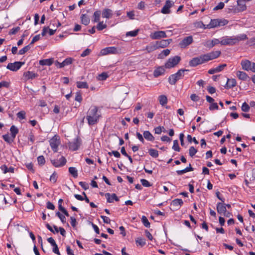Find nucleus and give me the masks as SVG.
<instances>
[{"mask_svg":"<svg viewBox=\"0 0 255 255\" xmlns=\"http://www.w3.org/2000/svg\"><path fill=\"white\" fill-rule=\"evenodd\" d=\"M9 83L6 81H1L0 82V89L2 87L8 88L9 86Z\"/></svg>","mask_w":255,"mask_h":255,"instance_id":"obj_60","label":"nucleus"},{"mask_svg":"<svg viewBox=\"0 0 255 255\" xmlns=\"http://www.w3.org/2000/svg\"><path fill=\"white\" fill-rule=\"evenodd\" d=\"M247 38V36L245 34L233 36H226L221 38L220 44L222 45H233Z\"/></svg>","mask_w":255,"mask_h":255,"instance_id":"obj_2","label":"nucleus"},{"mask_svg":"<svg viewBox=\"0 0 255 255\" xmlns=\"http://www.w3.org/2000/svg\"><path fill=\"white\" fill-rule=\"evenodd\" d=\"M174 3L170 0H167L165 4L162 7L161 12L163 14H168L170 12V8L173 5Z\"/></svg>","mask_w":255,"mask_h":255,"instance_id":"obj_15","label":"nucleus"},{"mask_svg":"<svg viewBox=\"0 0 255 255\" xmlns=\"http://www.w3.org/2000/svg\"><path fill=\"white\" fill-rule=\"evenodd\" d=\"M24 64L22 62H15L14 63H9L7 64L6 68L12 71H16L19 70Z\"/></svg>","mask_w":255,"mask_h":255,"instance_id":"obj_10","label":"nucleus"},{"mask_svg":"<svg viewBox=\"0 0 255 255\" xmlns=\"http://www.w3.org/2000/svg\"><path fill=\"white\" fill-rule=\"evenodd\" d=\"M227 66L226 64L220 65L218 67L210 69L208 71V73L210 74H214L216 73L221 72L223 70L225 67Z\"/></svg>","mask_w":255,"mask_h":255,"instance_id":"obj_19","label":"nucleus"},{"mask_svg":"<svg viewBox=\"0 0 255 255\" xmlns=\"http://www.w3.org/2000/svg\"><path fill=\"white\" fill-rule=\"evenodd\" d=\"M51 163L56 167H61L66 164V159L63 156H61L59 159L52 160Z\"/></svg>","mask_w":255,"mask_h":255,"instance_id":"obj_13","label":"nucleus"},{"mask_svg":"<svg viewBox=\"0 0 255 255\" xmlns=\"http://www.w3.org/2000/svg\"><path fill=\"white\" fill-rule=\"evenodd\" d=\"M136 136L137 138L138 139V140L140 142H141L142 143H143L144 142V138H143V136L141 134H140L138 132H136Z\"/></svg>","mask_w":255,"mask_h":255,"instance_id":"obj_63","label":"nucleus"},{"mask_svg":"<svg viewBox=\"0 0 255 255\" xmlns=\"http://www.w3.org/2000/svg\"><path fill=\"white\" fill-rule=\"evenodd\" d=\"M20 27L19 26L16 27L15 28H13L10 30L9 31V35H13L16 34L18 31L20 30Z\"/></svg>","mask_w":255,"mask_h":255,"instance_id":"obj_53","label":"nucleus"},{"mask_svg":"<svg viewBox=\"0 0 255 255\" xmlns=\"http://www.w3.org/2000/svg\"><path fill=\"white\" fill-rule=\"evenodd\" d=\"M140 182L142 185L144 187H148L151 186L150 183L146 179H142L140 180Z\"/></svg>","mask_w":255,"mask_h":255,"instance_id":"obj_54","label":"nucleus"},{"mask_svg":"<svg viewBox=\"0 0 255 255\" xmlns=\"http://www.w3.org/2000/svg\"><path fill=\"white\" fill-rule=\"evenodd\" d=\"M205 59L204 54L200 56L194 57L189 61V65L192 67H196L198 65L205 63Z\"/></svg>","mask_w":255,"mask_h":255,"instance_id":"obj_6","label":"nucleus"},{"mask_svg":"<svg viewBox=\"0 0 255 255\" xmlns=\"http://www.w3.org/2000/svg\"><path fill=\"white\" fill-rule=\"evenodd\" d=\"M99 80H105L107 77H108V75L106 73H102V74H100L99 76Z\"/></svg>","mask_w":255,"mask_h":255,"instance_id":"obj_64","label":"nucleus"},{"mask_svg":"<svg viewBox=\"0 0 255 255\" xmlns=\"http://www.w3.org/2000/svg\"><path fill=\"white\" fill-rule=\"evenodd\" d=\"M189 70L181 69L179 70L176 73L171 75L168 78V82L170 84L174 85L177 81L183 78L185 72L188 71Z\"/></svg>","mask_w":255,"mask_h":255,"instance_id":"obj_3","label":"nucleus"},{"mask_svg":"<svg viewBox=\"0 0 255 255\" xmlns=\"http://www.w3.org/2000/svg\"><path fill=\"white\" fill-rule=\"evenodd\" d=\"M108 154L110 155H114L116 157L120 158L121 157V154L118 151L113 150L111 152H109Z\"/></svg>","mask_w":255,"mask_h":255,"instance_id":"obj_58","label":"nucleus"},{"mask_svg":"<svg viewBox=\"0 0 255 255\" xmlns=\"http://www.w3.org/2000/svg\"><path fill=\"white\" fill-rule=\"evenodd\" d=\"M169 42H168V40H162L159 42H157V46L163 48L167 46L169 44Z\"/></svg>","mask_w":255,"mask_h":255,"instance_id":"obj_40","label":"nucleus"},{"mask_svg":"<svg viewBox=\"0 0 255 255\" xmlns=\"http://www.w3.org/2000/svg\"><path fill=\"white\" fill-rule=\"evenodd\" d=\"M220 51H212L210 53L204 54L206 62L211 60L215 59L220 56Z\"/></svg>","mask_w":255,"mask_h":255,"instance_id":"obj_9","label":"nucleus"},{"mask_svg":"<svg viewBox=\"0 0 255 255\" xmlns=\"http://www.w3.org/2000/svg\"><path fill=\"white\" fill-rule=\"evenodd\" d=\"M150 37L152 39H157L161 38L166 37V34L163 31H157L151 33Z\"/></svg>","mask_w":255,"mask_h":255,"instance_id":"obj_14","label":"nucleus"},{"mask_svg":"<svg viewBox=\"0 0 255 255\" xmlns=\"http://www.w3.org/2000/svg\"><path fill=\"white\" fill-rule=\"evenodd\" d=\"M105 196L107 198V202L109 203H112L114 202V200H115L116 201H118L119 200V198L115 193H113L112 195H111L110 193H106Z\"/></svg>","mask_w":255,"mask_h":255,"instance_id":"obj_22","label":"nucleus"},{"mask_svg":"<svg viewBox=\"0 0 255 255\" xmlns=\"http://www.w3.org/2000/svg\"><path fill=\"white\" fill-rule=\"evenodd\" d=\"M17 118L21 120L25 119V112L23 111L19 112L17 114Z\"/></svg>","mask_w":255,"mask_h":255,"instance_id":"obj_52","label":"nucleus"},{"mask_svg":"<svg viewBox=\"0 0 255 255\" xmlns=\"http://www.w3.org/2000/svg\"><path fill=\"white\" fill-rule=\"evenodd\" d=\"M91 50L90 49L87 48L81 54V56L82 57H85L90 54Z\"/></svg>","mask_w":255,"mask_h":255,"instance_id":"obj_62","label":"nucleus"},{"mask_svg":"<svg viewBox=\"0 0 255 255\" xmlns=\"http://www.w3.org/2000/svg\"><path fill=\"white\" fill-rule=\"evenodd\" d=\"M10 131L11 132V135L13 138H15L16 135L18 132V128L15 126H12L10 127Z\"/></svg>","mask_w":255,"mask_h":255,"instance_id":"obj_35","label":"nucleus"},{"mask_svg":"<svg viewBox=\"0 0 255 255\" xmlns=\"http://www.w3.org/2000/svg\"><path fill=\"white\" fill-rule=\"evenodd\" d=\"M149 155L154 158H156L158 156V152L157 150L154 149H149L148 150Z\"/></svg>","mask_w":255,"mask_h":255,"instance_id":"obj_41","label":"nucleus"},{"mask_svg":"<svg viewBox=\"0 0 255 255\" xmlns=\"http://www.w3.org/2000/svg\"><path fill=\"white\" fill-rule=\"evenodd\" d=\"M141 221L145 227H146V228L150 227V223L149 222L148 219L145 216H143L142 217Z\"/></svg>","mask_w":255,"mask_h":255,"instance_id":"obj_44","label":"nucleus"},{"mask_svg":"<svg viewBox=\"0 0 255 255\" xmlns=\"http://www.w3.org/2000/svg\"><path fill=\"white\" fill-rule=\"evenodd\" d=\"M158 100L160 105L162 106L165 105L167 103V98L165 95H160L159 96Z\"/></svg>","mask_w":255,"mask_h":255,"instance_id":"obj_34","label":"nucleus"},{"mask_svg":"<svg viewBox=\"0 0 255 255\" xmlns=\"http://www.w3.org/2000/svg\"><path fill=\"white\" fill-rule=\"evenodd\" d=\"M56 215L59 218L61 221L63 223H65L66 222V219L64 215H62L60 212H57V213H56Z\"/></svg>","mask_w":255,"mask_h":255,"instance_id":"obj_49","label":"nucleus"},{"mask_svg":"<svg viewBox=\"0 0 255 255\" xmlns=\"http://www.w3.org/2000/svg\"><path fill=\"white\" fill-rule=\"evenodd\" d=\"M228 22V20L224 18L211 19L210 23L207 25V28H214L217 27L223 26L227 25Z\"/></svg>","mask_w":255,"mask_h":255,"instance_id":"obj_4","label":"nucleus"},{"mask_svg":"<svg viewBox=\"0 0 255 255\" xmlns=\"http://www.w3.org/2000/svg\"><path fill=\"white\" fill-rule=\"evenodd\" d=\"M61 25V23L57 20H52L50 24V26L53 28H57Z\"/></svg>","mask_w":255,"mask_h":255,"instance_id":"obj_42","label":"nucleus"},{"mask_svg":"<svg viewBox=\"0 0 255 255\" xmlns=\"http://www.w3.org/2000/svg\"><path fill=\"white\" fill-rule=\"evenodd\" d=\"M138 29H136L133 31H128L126 33L127 36L134 37L138 34Z\"/></svg>","mask_w":255,"mask_h":255,"instance_id":"obj_46","label":"nucleus"},{"mask_svg":"<svg viewBox=\"0 0 255 255\" xmlns=\"http://www.w3.org/2000/svg\"><path fill=\"white\" fill-rule=\"evenodd\" d=\"M53 62V59H46L43 60H41L39 61V64L40 65H47V66H50L52 64Z\"/></svg>","mask_w":255,"mask_h":255,"instance_id":"obj_29","label":"nucleus"},{"mask_svg":"<svg viewBox=\"0 0 255 255\" xmlns=\"http://www.w3.org/2000/svg\"><path fill=\"white\" fill-rule=\"evenodd\" d=\"M237 85V82L235 79H228L227 82L225 86V88L226 89H231L233 87H234Z\"/></svg>","mask_w":255,"mask_h":255,"instance_id":"obj_24","label":"nucleus"},{"mask_svg":"<svg viewBox=\"0 0 255 255\" xmlns=\"http://www.w3.org/2000/svg\"><path fill=\"white\" fill-rule=\"evenodd\" d=\"M113 15L112 10L109 8H105L102 13V15L103 18H110Z\"/></svg>","mask_w":255,"mask_h":255,"instance_id":"obj_25","label":"nucleus"},{"mask_svg":"<svg viewBox=\"0 0 255 255\" xmlns=\"http://www.w3.org/2000/svg\"><path fill=\"white\" fill-rule=\"evenodd\" d=\"M40 39V35L38 34L35 35L32 39L31 42L30 43V45L33 44L35 42L38 41Z\"/></svg>","mask_w":255,"mask_h":255,"instance_id":"obj_59","label":"nucleus"},{"mask_svg":"<svg viewBox=\"0 0 255 255\" xmlns=\"http://www.w3.org/2000/svg\"><path fill=\"white\" fill-rule=\"evenodd\" d=\"M79 184L85 190H87L89 187V184L85 182H83V181H80L79 182Z\"/></svg>","mask_w":255,"mask_h":255,"instance_id":"obj_56","label":"nucleus"},{"mask_svg":"<svg viewBox=\"0 0 255 255\" xmlns=\"http://www.w3.org/2000/svg\"><path fill=\"white\" fill-rule=\"evenodd\" d=\"M101 117V112L97 106H91L87 112L86 119L89 126L96 125Z\"/></svg>","mask_w":255,"mask_h":255,"instance_id":"obj_1","label":"nucleus"},{"mask_svg":"<svg viewBox=\"0 0 255 255\" xmlns=\"http://www.w3.org/2000/svg\"><path fill=\"white\" fill-rule=\"evenodd\" d=\"M209 108V110L211 111L214 110H218V106L217 103H213L212 104H210Z\"/></svg>","mask_w":255,"mask_h":255,"instance_id":"obj_61","label":"nucleus"},{"mask_svg":"<svg viewBox=\"0 0 255 255\" xmlns=\"http://www.w3.org/2000/svg\"><path fill=\"white\" fill-rule=\"evenodd\" d=\"M107 25L106 23H104V21H99L98 24L97 25L96 28L99 30L101 31L104 29L107 28Z\"/></svg>","mask_w":255,"mask_h":255,"instance_id":"obj_36","label":"nucleus"},{"mask_svg":"<svg viewBox=\"0 0 255 255\" xmlns=\"http://www.w3.org/2000/svg\"><path fill=\"white\" fill-rule=\"evenodd\" d=\"M69 173L74 177L76 178L78 176L77 170L75 167H70L69 168Z\"/></svg>","mask_w":255,"mask_h":255,"instance_id":"obj_38","label":"nucleus"},{"mask_svg":"<svg viewBox=\"0 0 255 255\" xmlns=\"http://www.w3.org/2000/svg\"><path fill=\"white\" fill-rule=\"evenodd\" d=\"M118 51L116 47H108L102 49L101 50L100 54L101 55H106L109 54H117Z\"/></svg>","mask_w":255,"mask_h":255,"instance_id":"obj_12","label":"nucleus"},{"mask_svg":"<svg viewBox=\"0 0 255 255\" xmlns=\"http://www.w3.org/2000/svg\"><path fill=\"white\" fill-rule=\"evenodd\" d=\"M197 150L195 149L193 146H191L190 147L189 149V155L191 157H193L195 155V154L197 153Z\"/></svg>","mask_w":255,"mask_h":255,"instance_id":"obj_48","label":"nucleus"},{"mask_svg":"<svg viewBox=\"0 0 255 255\" xmlns=\"http://www.w3.org/2000/svg\"><path fill=\"white\" fill-rule=\"evenodd\" d=\"M220 41L221 40L219 39H216L214 38L212 39V40H207L204 43V45L206 46L207 48H211L216 45H217L218 44H220Z\"/></svg>","mask_w":255,"mask_h":255,"instance_id":"obj_16","label":"nucleus"},{"mask_svg":"<svg viewBox=\"0 0 255 255\" xmlns=\"http://www.w3.org/2000/svg\"><path fill=\"white\" fill-rule=\"evenodd\" d=\"M224 6H225L224 3L223 2H220V3H218V4L217 6H216L213 8V10L216 11V10H218L219 9H222L224 8Z\"/></svg>","mask_w":255,"mask_h":255,"instance_id":"obj_51","label":"nucleus"},{"mask_svg":"<svg viewBox=\"0 0 255 255\" xmlns=\"http://www.w3.org/2000/svg\"><path fill=\"white\" fill-rule=\"evenodd\" d=\"M50 145L54 152L57 151V148L59 145L60 143V141L59 136L57 135H54L49 140Z\"/></svg>","mask_w":255,"mask_h":255,"instance_id":"obj_8","label":"nucleus"},{"mask_svg":"<svg viewBox=\"0 0 255 255\" xmlns=\"http://www.w3.org/2000/svg\"><path fill=\"white\" fill-rule=\"evenodd\" d=\"M101 11L100 10H97L94 12L93 14V22H98L100 21V18L101 15Z\"/></svg>","mask_w":255,"mask_h":255,"instance_id":"obj_32","label":"nucleus"},{"mask_svg":"<svg viewBox=\"0 0 255 255\" xmlns=\"http://www.w3.org/2000/svg\"><path fill=\"white\" fill-rule=\"evenodd\" d=\"M72 59L71 58H66L62 62H59L58 61H56L55 63V65L59 68H63L65 66L70 65L72 63Z\"/></svg>","mask_w":255,"mask_h":255,"instance_id":"obj_17","label":"nucleus"},{"mask_svg":"<svg viewBox=\"0 0 255 255\" xmlns=\"http://www.w3.org/2000/svg\"><path fill=\"white\" fill-rule=\"evenodd\" d=\"M81 22L85 25H87L90 22V18L86 14H82L81 16Z\"/></svg>","mask_w":255,"mask_h":255,"instance_id":"obj_31","label":"nucleus"},{"mask_svg":"<svg viewBox=\"0 0 255 255\" xmlns=\"http://www.w3.org/2000/svg\"><path fill=\"white\" fill-rule=\"evenodd\" d=\"M241 65L243 70L249 71L251 69L252 62L249 60L244 59L241 61Z\"/></svg>","mask_w":255,"mask_h":255,"instance_id":"obj_18","label":"nucleus"},{"mask_svg":"<svg viewBox=\"0 0 255 255\" xmlns=\"http://www.w3.org/2000/svg\"><path fill=\"white\" fill-rule=\"evenodd\" d=\"M217 210L218 213L221 215L226 213L227 209L225 204L222 203H218L217 204Z\"/></svg>","mask_w":255,"mask_h":255,"instance_id":"obj_23","label":"nucleus"},{"mask_svg":"<svg viewBox=\"0 0 255 255\" xmlns=\"http://www.w3.org/2000/svg\"><path fill=\"white\" fill-rule=\"evenodd\" d=\"M241 108H242V110L243 112H248L250 110V107H249V105L246 102H244L242 104Z\"/></svg>","mask_w":255,"mask_h":255,"instance_id":"obj_50","label":"nucleus"},{"mask_svg":"<svg viewBox=\"0 0 255 255\" xmlns=\"http://www.w3.org/2000/svg\"><path fill=\"white\" fill-rule=\"evenodd\" d=\"M82 143V140L79 137H77L72 142L69 143V148L72 151H76L79 149Z\"/></svg>","mask_w":255,"mask_h":255,"instance_id":"obj_7","label":"nucleus"},{"mask_svg":"<svg viewBox=\"0 0 255 255\" xmlns=\"http://www.w3.org/2000/svg\"><path fill=\"white\" fill-rule=\"evenodd\" d=\"M143 135L145 139L148 141H153L154 137L153 135L148 130L144 131L143 133Z\"/></svg>","mask_w":255,"mask_h":255,"instance_id":"obj_28","label":"nucleus"},{"mask_svg":"<svg viewBox=\"0 0 255 255\" xmlns=\"http://www.w3.org/2000/svg\"><path fill=\"white\" fill-rule=\"evenodd\" d=\"M236 75L237 77L241 80L247 81L250 77L244 71H238L236 72Z\"/></svg>","mask_w":255,"mask_h":255,"instance_id":"obj_21","label":"nucleus"},{"mask_svg":"<svg viewBox=\"0 0 255 255\" xmlns=\"http://www.w3.org/2000/svg\"><path fill=\"white\" fill-rule=\"evenodd\" d=\"M77 87L78 88H88V85L86 82L78 81L76 82Z\"/></svg>","mask_w":255,"mask_h":255,"instance_id":"obj_37","label":"nucleus"},{"mask_svg":"<svg viewBox=\"0 0 255 255\" xmlns=\"http://www.w3.org/2000/svg\"><path fill=\"white\" fill-rule=\"evenodd\" d=\"M30 49V45L29 44L27 46H24L23 48L20 49L18 52V54L19 55H23L24 53H25L27 51H28Z\"/></svg>","mask_w":255,"mask_h":255,"instance_id":"obj_43","label":"nucleus"},{"mask_svg":"<svg viewBox=\"0 0 255 255\" xmlns=\"http://www.w3.org/2000/svg\"><path fill=\"white\" fill-rule=\"evenodd\" d=\"M1 169L3 171V173L5 174L7 172H14V168L12 167H10L9 168H7V167L5 165H3L0 167Z\"/></svg>","mask_w":255,"mask_h":255,"instance_id":"obj_33","label":"nucleus"},{"mask_svg":"<svg viewBox=\"0 0 255 255\" xmlns=\"http://www.w3.org/2000/svg\"><path fill=\"white\" fill-rule=\"evenodd\" d=\"M57 175L55 172H54L50 177V180L53 183H55L57 181Z\"/></svg>","mask_w":255,"mask_h":255,"instance_id":"obj_55","label":"nucleus"},{"mask_svg":"<svg viewBox=\"0 0 255 255\" xmlns=\"http://www.w3.org/2000/svg\"><path fill=\"white\" fill-rule=\"evenodd\" d=\"M37 76L38 75L36 73L31 71H27L23 73V77L25 80L33 79Z\"/></svg>","mask_w":255,"mask_h":255,"instance_id":"obj_20","label":"nucleus"},{"mask_svg":"<svg viewBox=\"0 0 255 255\" xmlns=\"http://www.w3.org/2000/svg\"><path fill=\"white\" fill-rule=\"evenodd\" d=\"M135 242L137 245H139L141 247H143L145 245V241L144 239L142 238H137L135 240Z\"/></svg>","mask_w":255,"mask_h":255,"instance_id":"obj_45","label":"nucleus"},{"mask_svg":"<svg viewBox=\"0 0 255 255\" xmlns=\"http://www.w3.org/2000/svg\"><path fill=\"white\" fill-rule=\"evenodd\" d=\"M172 148L177 151H179L180 148L178 144V141L177 140H175L173 141V145L172 146Z\"/></svg>","mask_w":255,"mask_h":255,"instance_id":"obj_47","label":"nucleus"},{"mask_svg":"<svg viewBox=\"0 0 255 255\" xmlns=\"http://www.w3.org/2000/svg\"><path fill=\"white\" fill-rule=\"evenodd\" d=\"M180 56H175L168 59L165 64V67L167 69H170L175 67L180 61Z\"/></svg>","mask_w":255,"mask_h":255,"instance_id":"obj_5","label":"nucleus"},{"mask_svg":"<svg viewBox=\"0 0 255 255\" xmlns=\"http://www.w3.org/2000/svg\"><path fill=\"white\" fill-rule=\"evenodd\" d=\"M37 161L39 164L43 165L45 163V160L43 156L41 155L37 157Z\"/></svg>","mask_w":255,"mask_h":255,"instance_id":"obj_57","label":"nucleus"},{"mask_svg":"<svg viewBox=\"0 0 255 255\" xmlns=\"http://www.w3.org/2000/svg\"><path fill=\"white\" fill-rule=\"evenodd\" d=\"M165 72V69L163 66H160L156 68L153 72L154 76L158 77L160 75L164 74Z\"/></svg>","mask_w":255,"mask_h":255,"instance_id":"obj_26","label":"nucleus"},{"mask_svg":"<svg viewBox=\"0 0 255 255\" xmlns=\"http://www.w3.org/2000/svg\"><path fill=\"white\" fill-rule=\"evenodd\" d=\"M193 41V37L188 36L184 38L179 43V46L182 48H185L191 44Z\"/></svg>","mask_w":255,"mask_h":255,"instance_id":"obj_11","label":"nucleus"},{"mask_svg":"<svg viewBox=\"0 0 255 255\" xmlns=\"http://www.w3.org/2000/svg\"><path fill=\"white\" fill-rule=\"evenodd\" d=\"M249 1V0H238L237 3L240 6L241 10H244L246 9V2Z\"/></svg>","mask_w":255,"mask_h":255,"instance_id":"obj_30","label":"nucleus"},{"mask_svg":"<svg viewBox=\"0 0 255 255\" xmlns=\"http://www.w3.org/2000/svg\"><path fill=\"white\" fill-rule=\"evenodd\" d=\"M183 202L181 199H175L173 200L171 205L175 207H177V209H179V208L183 205Z\"/></svg>","mask_w":255,"mask_h":255,"instance_id":"obj_27","label":"nucleus"},{"mask_svg":"<svg viewBox=\"0 0 255 255\" xmlns=\"http://www.w3.org/2000/svg\"><path fill=\"white\" fill-rule=\"evenodd\" d=\"M2 138L6 142L11 143L13 141L14 138H13L12 136H10L8 134H6L2 135Z\"/></svg>","mask_w":255,"mask_h":255,"instance_id":"obj_39","label":"nucleus"}]
</instances>
